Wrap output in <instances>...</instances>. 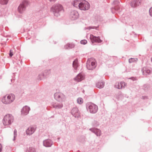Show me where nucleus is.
Returning <instances> with one entry per match:
<instances>
[{
    "label": "nucleus",
    "instance_id": "1a4fd4ad",
    "mask_svg": "<svg viewBox=\"0 0 152 152\" xmlns=\"http://www.w3.org/2000/svg\"><path fill=\"white\" fill-rule=\"evenodd\" d=\"M90 38L92 43L94 42L101 43L102 42L99 37H96L92 34L90 35Z\"/></svg>",
    "mask_w": 152,
    "mask_h": 152
},
{
    "label": "nucleus",
    "instance_id": "ddd939ff",
    "mask_svg": "<svg viewBox=\"0 0 152 152\" xmlns=\"http://www.w3.org/2000/svg\"><path fill=\"white\" fill-rule=\"evenodd\" d=\"M141 4L140 0H133L130 2V5L132 8L136 7Z\"/></svg>",
    "mask_w": 152,
    "mask_h": 152
},
{
    "label": "nucleus",
    "instance_id": "a878e982",
    "mask_svg": "<svg viewBox=\"0 0 152 152\" xmlns=\"http://www.w3.org/2000/svg\"><path fill=\"white\" fill-rule=\"evenodd\" d=\"M75 46L73 44L68 43L64 46V48L65 49H68L73 48Z\"/></svg>",
    "mask_w": 152,
    "mask_h": 152
},
{
    "label": "nucleus",
    "instance_id": "c756f323",
    "mask_svg": "<svg viewBox=\"0 0 152 152\" xmlns=\"http://www.w3.org/2000/svg\"><path fill=\"white\" fill-rule=\"evenodd\" d=\"M137 60V58H131L129 59V62L130 63L134 62L135 61H136Z\"/></svg>",
    "mask_w": 152,
    "mask_h": 152
},
{
    "label": "nucleus",
    "instance_id": "39448f33",
    "mask_svg": "<svg viewBox=\"0 0 152 152\" xmlns=\"http://www.w3.org/2000/svg\"><path fill=\"white\" fill-rule=\"evenodd\" d=\"M90 7L89 3L84 0H81L79 4V9L81 10H88L90 8Z\"/></svg>",
    "mask_w": 152,
    "mask_h": 152
},
{
    "label": "nucleus",
    "instance_id": "7ed1b4c3",
    "mask_svg": "<svg viewBox=\"0 0 152 152\" xmlns=\"http://www.w3.org/2000/svg\"><path fill=\"white\" fill-rule=\"evenodd\" d=\"M28 4V2L26 0H23L18 7V11L20 14L23 13L26 10V7Z\"/></svg>",
    "mask_w": 152,
    "mask_h": 152
},
{
    "label": "nucleus",
    "instance_id": "9d476101",
    "mask_svg": "<svg viewBox=\"0 0 152 152\" xmlns=\"http://www.w3.org/2000/svg\"><path fill=\"white\" fill-rule=\"evenodd\" d=\"M71 113L75 118H78L80 116V113L77 108H73L71 111Z\"/></svg>",
    "mask_w": 152,
    "mask_h": 152
},
{
    "label": "nucleus",
    "instance_id": "2eb2a0df",
    "mask_svg": "<svg viewBox=\"0 0 152 152\" xmlns=\"http://www.w3.org/2000/svg\"><path fill=\"white\" fill-rule=\"evenodd\" d=\"M89 130L94 133L97 136H99L101 135V131L99 129L97 128H91L89 129Z\"/></svg>",
    "mask_w": 152,
    "mask_h": 152
},
{
    "label": "nucleus",
    "instance_id": "58836bf2",
    "mask_svg": "<svg viewBox=\"0 0 152 152\" xmlns=\"http://www.w3.org/2000/svg\"><path fill=\"white\" fill-rule=\"evenodd\" d=\"M130 79H131L133 81L136 80V77H132L129 78Z\"/></svg>",
    "mask_w": 152,
    "mask_h": 152
},
{
    "label": "nucleus",
    "instance_id": "f257e3e1",
    "mask_svg": "<svg viewBox=\"0 0 152 152\" xmlns=\"http://www.w3.org/2000/svg\"><path fill=\"white\" fill-rule=\"evenodd\" d=\"M51 11L53 13L55 16L57 17L60 15L61 12H64V10L61 5L56 4L53 5L51 7Z\"/></svg>",
    "mask_w": 152,
    "mask_h": 152
},
{
    "label": "nucleus",
    "instance_id": "a211bd4d",
    "mask_svg": "<svg viewBox=\"0 0 152 152\" xmlns=\"http://www.w3.org/2000/svg\"><path fill=\"white\" fill-rule=\"evenodd\" d=\"M84 78V76L81 73H79L74 78V80L77 82H79L83 80Z\"/></svg>",
    "mask_w": 152,
    "mask_h": 152
},
{
    "label": "nucleus",
    "instance_id": "79ce46f5",
    "mask_svg": "<svg viewBox=\"0 0 152 152\" xmlns=\"http://www.w3.org/2000/svg\"><path fill=\"white\" fill-rule=\"evenodd\" d=\"M151 61L152 62V58H151Z\"/></svg>",
    "mask_w": 152,
    "mask_h": 152
},
{
    "label": "nucleus",
    "instance_id": "423d86ee",
    "mask_svg": "<svg viewBox=\"0 0 152 152\" xmlns=\"http://www.w3.org/2000/svg\"><path fill=\"white\" fill-rule=\"evenodd\" d=\"M113 4L115 6L114 7H113L111 8V11L112 13H115L117 12H120L121 11L119 1H113Z\"/></svg>",
    "mask_w": 152,
    "mask_h": 152
},
{
    "label": "nucleus",
    "instance_id": "6e6552de",
    "mask_svg": "<svg viewBox=\"0 0 152 152\" xmlns=\"http://www.w3.org/2000/svg\"><path fill=\"white\" fill-rule=\"evenodd\" d=\"M54 97L55 99L59 102H61L65 99V95L59 92L55 93L54 94Z\"/></svg>",
    "mask_w": 152,
    "mask_h": 152
},
{
    "label": "nucleus",
    "instance_id": "412c9836",
    "mask_svg": "<svg viewBox=\"0 0 152 152\" xmlns=\"http://www.w3.org/2000/svg\"><path fill=\"white\" fill-rule=\"evenodd\" d=\"M8 97L6 96H4L2 99V102L6 104H8L11 103V102L10 101Z\"/></svg>",
    "mask_w": 152,
    "mask_h": 152
},
{
    "label": "nucleus",
    "instance_id": "2f4dec72",
    "mask_svg": "<svg viewBox=\"0 0 152 152\" xmlns=\"http://www.w3.org/2000/svg\"><path fill=\"white\" fill-rule=\"evenodd\" d=\"M77 101L78 104H81L83 103V99L81 98H79L77 99Z\"/></svg>",
    "mask_w": 152,
    "mask_h": 152
},
{
    "label": "nucleus",
    "instance_id": "c85d7f7f",
    "mask_svg": "<svg viewBox=\"0 0 152 152\" xmlns=\"http://www.w3.org/2000/svg\"><path fill=\"white\" fill-rule=\"evenodd\" d=\"M26 152H35V150L34 148L30 147L27 150Z\"/></svg>",
    "mask_w": 152,
    "mask_h": 152
},
{
    "label": "nucleus",
    "instance_id": "4be33fe9",
    "mask_svg": "<svg viewBox=\"0 0 152 152\" xmlns=\"http://www.w3.org/2000/svg\"><path fill=\"white\" fill-rule=\"evenodd\" d=\"M125 86V83L124 82L121 81L120 83H118V85H115L116 88L119 89H121L122 88H124Z\"/></svg>",
    "mask_w": 152,
    "mask_h": 152
},
{
    "label": "nucleus",
    "instance_id": "e433bc0d",
    "mask_svg": "<svg viewBox=\"0 0 152 152\" xmlns=\"http://www.w3.org/2000/svg\"><path fill=\"white\" fill-rule=\"evenodd\" d=\"M98 28V27H96L94 26H91L89 27V29H97V28Z\"/></svg>",
    "mask_w": 152,
    "mask_h": 152
},
{
    "label": "nucleus",
    "instance_id": "6ab92c4d",
    "mask_svg": "<svg viewBox=\"0 0 152 152\" xmlns=\"http://www.w3.org/2000/svg\"><path fill=\"white\" fill-rule=\"evenodd\" d=\"M142 71L143 74L145 75H148L151 72V70L146 67L143 68L142 69Z\"/></svg>",
    "mask_w": 152,
    "mask_h": 152
},
{
    "label": "nucleus",
    "instance_id": "c9c22d12",
    "mask_svg": "<svg viewBox=\"0 0 152 152\" xmlns=\"http://www.w3.org/2000/svg\"><path fill=\"white\" fill-rule=\"evenodd\" d=\"M149 13L150 15L152 17V7H151L149 9Z\"/></svg>",
    "mask_w": 152,
    "mask_h": 152
},
{
    "label": "nucleus",
    "instance_id": "473e14b6",
    "mask_svg": "<svg viewBox=\"0 0 152 152\" xmlns=\"http://www.w3.org/2000/svg\"><path fill=\"white\" fill-rule=\"evenodd\" d=\"M99 124V123L97 121H94L92 123V125L94 126H97Z\"/></svg>",
    "mask_w": 152,
    "mask_h": 152
},
{
    "label": "nucleus",
    "instance_id": "9b49d317",
    "mask_svg": "<svg viewBox=\"0 0 152 152\" xmlns=\"http://www.w3.org/2000/svg\"><path fill=\"white\" fill-rule=\"evenodd\" d=\"M70 16L72 20H75L78 18L79 14L77 11L73 10L71 11Z\"/></svg>",
    "mask_w": 152,
    "mask_h": 152
},
{
    "label": "nucleus",
    "instance_id": "20e7f679",
    "mask_svg": "<svg viewBox=\"0 0 152 152\" xmlns=\"http://www.w3.org/2000/svg\"><path fill=\"white\" fill-rule=\"evenodd\" d=\"M86 105L88 110H89L91 113H95L97 111L98 107L95 104L90 103H88Z\"/></svg>",
    "mask_w": 152,
    "mask_h": 152
},
{
    "label": "nucleus",
    "instance_id": "7c9ffc66",
    "mask_svg": "<svg viewBox=\"0 0 152 152\" xmlns=\"http://www.w3.org/2000/svg\"><path fill=\"white\" fill-rule=\"evenodd\" d=\"M17 131L16 129H15L14 132V138L13 139V141L15 140V138L17 136Z\"/></svg>",
    "mask_w": 152,
    "mask_h": 152
},
{
    "label": "nucleus",
    "instance_id": "aec40b11",
    "mask_svg": "<svg viewBox=\"0 0 152 152\" xmlns=\"http://www.w3.org/2000/svg\"><path fill=\"white\" fill-rule=\"evenodd\" d=\"M96 86L99 88H103L104 85V83L103 81H99L96 83Z\"/></svg>",
    "mask_w": 152,
    "mask_h": 152
},
{
    "label": "nucleus",
    "instance_id": "a19ab883",
    "mask_svg": "<svg viewBox=\"0 0 152 152\" xmlns=\"http://www.w3.org/2000/svg\"><path fill=\"white\" fill-rule=\"evenodd\" d=\"M50 2H55L56 0H49Z\"/></svg>",
    "mask_w": 152,
    "mask_h": 152
},
{
    "label": "nucleus",
    "instance_id": "f3484780",
    "mask_svg": "<svg viewBox=\"0 0 152 152\" xmlns=\"http://www.w3.org/2000/svg\"><path fill=\"white\" fill-rule=\"evenodd\" d=\"M52 106L53 108L56 109H59L62 108L63 106V105L61 103L53 102Z\"/></svg>",
    "mask_w": 152,
    "mask_h": 152
},
{
    "label": "nucleus",
    "instance_id": "bb28decb",
    "mask_svg": "<svg viewBox=\"0 0 152 152\" xmlns=\"http://www.w3.org/2000/svg\"><path fill=\"white\" fill-rule=\"evenodd\" d=\"M50 73V71L49 70H45L44 72L42 73V76L43 77H44L45 78L47 75L49 74Z\"/></svg>",
    "mask_w": 152,
    "mask_h": 152
},
{
    "label": "nucleus",
    "instance_id": "dca6fc26",
    "mask_svg": "<svg viewBox=\"0 0 152 152\" xmlns=\"http://www.w3.org/2000/svg\"><path fill=\"white\" fill-rule=\"evenodd\" d=\"M53 141L50 139L46 140L43 141V145L46 147H50L52 145Z\"/></svg>",
    "mask_w": 152,
    "mask_h": 152
},
{
    "label": "nucleus",
    "instance_id": "393cba45",
    "mask_svg": "<svg viewBox=\"0 0 152 152\" xmlns=\"http://www.w3.org/2000/svg\"><path fill=\"white\" fill-rule=\"evenodd\" d=\"M81 0H76L74 1L72 3L73 6L75 7H77L78 6L79 7V4Z\"/></svg>",
    "mask_w": 152,
    "mask_h": 152
},
{
    "label": "nucleus",
    "instance_id": "72a5a7b5",
    "mask_svg": "<svg viewBox=\"0 0 152 152\" xmlns=\"http://www.w3.org/2000/svg\"><path fill=\"white\" fill-rule=\"evenodd\" d=\"M45 78V77H43L42 75V73L39 74L38 76V79L39 80H41L43 78Z\"/></svg>",
    "mask_w": 152,
    "mask_h": 152
},
{
    "label": "nucleus",
    "instance_id": "5701e85b",
    "mask_svg": "<svg viewBox=\"0 0 152 152\" xmlns=\"http://www.w3.org/2000/svg\"><path fill=\"white\" fill-rule=\"evenodd\" d=\"M8 99H9L10 101L11 102V103L12 102L15 100V95L13 94H9L7 96Z\"/></svg>",
    "mask_w": 152,
    "mask_h": 152
},
{
    "label": "nucleus",
    "instance_id": "0eeeda50",
    "mask_svg": "<svg viewBox=\"0 0 152 152\" xmlns=\"http://www.w3.org/2000/svg\"><path fill=\"white\" fill-rule=\"evenodd\" d=\"M96 66V63L95 61H92L91 59H88L86 63L87 69L89 70H92L94 69Z\"/></svg>",
    "mask_w": 152,
    "mask_h": 152
},
{
    "label": "nucleus",
    "instance_id": "ea45409f",
    "mask_svg": "<svg viewBox=\"0 0 152 152\" xmlns=\"http://www.w3.org/2000/svg\"><path fill=\"white\" fill-rule=\"evenodd\" d=\"M2 147L1 144H0V152H1L2 151Z\"/></svg>",
    "mask_w": 152,
    "mask_h": 152
},
{
    "label": "nucleus",
    "instance_id": "4c0bfd02",
    "mask_svg": "<svg viewBox=\"0 0 152 152\" xmlns=\"http://www.w3.org/2000/svg\"><path fill=\"white\" fill-rule=\"evenodd\" d=\"M13 55V53L12 51V50H10V53H9V56L10 57H11Z\"/></svg>",
    "mask_w": 152,
    "mask_h": 152
},
{
    "label": "nucleus",
    "instance_id": "f03ea898",
    "mask_svg": "<svg viewBox=\"0 0 152 152\" xmlns=\"http://www.w3.org/2000/svg\"><path fill=\"white\" fill-rule=\"evenodd\" d=\"M14 121L13 117L11 114L6 115L3 119V123L4 126H8L11 124Z\"/></svg>",
    "mask_w": 152,
    "mask_h": 152
},
{
    "label": "nucleus",
    "instance_id": "cd10ccee",
    "mask_svg": "<svg viewBox=\"0 0 152 152\" xmlns=\"http://www.w3.org/2000/svg\"><path fill=\"white\" fill-rule=\"evenodd\" d=\"M9 0H0V4H7Z\"/></svg>",
    "mask_w": 152,
    "mask_h": 152
},
{
    "label": "nucleus",
    "instance_id": "b1692460",
    "mask_svg": "<svg viewBox=\"0 0 152 152\" xmlns=\"http://www.w3.org/2000/svg\"><path fill=\"white\" fill-rule=\"evenodd\" d=\"M72 66L75 70H76L78 66V60L77 59L74 60L73 62Z\"/></svg>",
    "mask_w": 152,
    "mask_h": 152
},
{
    "label": "nucleus",
    "instance_id": "f704fd0d",
    "mask_svg": "<svg viewBox=\"0 0 152 152\" xmlns=\"http://www.w3.org/2000/svg\"><path fill=\"white\" fill-rule=\"evenodd\" d=\"M87 43V41L86 40H82L80 41V43L82 44H86Z\"/></svg>",
    "mask_w": 152,
    "mask_h": 152
},
{
    "label": "nucleus",
    "instance_id": "4468645a",
    "mask_svg": "<svg viewBox=\"0 0 152 152\" xmlns=\"http://www.w3.org/2000/svg\"><path fill=\"white\" fill-rule=\"evenodd\" d=\"M30 110V108L27 106H25L23 107L21 111V114L23 115H27Z\"/></svg>",
    "mask_w": 152,
    "mask_h": 152
},
{
    "label": "nucleus",
    "instance_id": "f8f14e48",
    "mask_svg": "<svg viewBox=\"0 0 152 152\" xmlns=\"http://www.w3.org/2000/svg\"><path fill=\"white\" fill-rule=\"evenodd\" d=\"M36 129V127L35 126H31L29 127L26 130V133L27 135H31L35 131Z\"/></svg>",
    "mask_w": 152,
    "mask_h": 152
}]
</instances>
